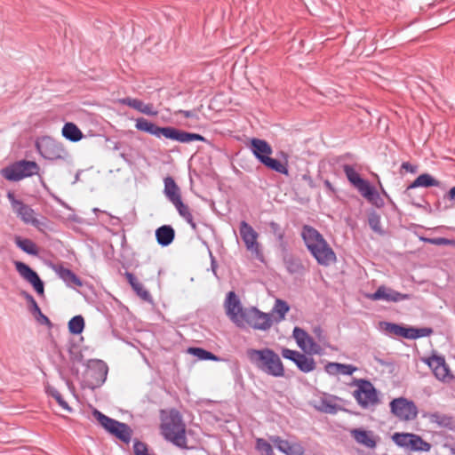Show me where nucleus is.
Masks as SVG:
<instances>
[{"instance_id": "nucleus-39", "label": "nucleus", "mask_w": 455, "mask_h": 455, "mask_svg": "<svg viewBox=\"0 0 455 455\" xmlns=\"http://www.w3.org/2000/svg\"><path fill=\"white\" fill-rule=\"evenodd\" d=\"M368 223L371 230L379 235H384V230L381 227V220L379 214L372 211L368 215Z\"/></svg>"}, {"instance_id": "nucleus-13", "label": "nucleus", "mask_w": 455, "mask_h": 455, "mask_svg": "<svg viewBox=\"0 0 455 455\" xmlns=\"http://www.w3.org/2000/svg\"><path fill=\"white\" fill-rule=\"evenodd\" d=\"M7 198L11 203L13 212L24 223L30 224L34 227L40 225V221L36 217L35 211L30 206L16 199L12 192H8Z\"/></svg>"}, {"instance_id": "nucleus-45", "label": "nucleus", "mask_w": 455, "mask_h": 455, "mask_svg": "<svg viewBox=\"0 0 455 455\" xmlns=\"http://www.w3.org/2000/svg\"><path fill=\"white\" fill-rule=\"evenodd\" d=\"M432 333V330L429 328H414L411 330V339H416L418 338L427 337Z\"/></svg>"}, {"instance_id": "nucleus-18", "label": "nucleus", "mask_w": 455, "mask_h": 455, "mask_svg": "<svg viewBox=\"0 0 455 455\" xmlns=\"http://www.w3.org/2000/svg\"><path fill=\"white\" fill-rule=\"evenodd\" d=\"M368 298L371 300H383L386 302H399L409 299L411 296L406 293H401L392 288L380 285L375 292L369 294Z\"/></svg>"}, {"instance_id": "nucleus-41", "label": "nucleus", "mask_w": 455, "mask_h": 455, "mask_svg": "<svg viewBox=\"0 0 455 455\" xmlns=\"http://www.w3.org/2000/svg\"><path fill=\"white\" fill-rule=\"evenodd\" d=\"M427 418L431 423H435L439 427H450L452 424L451 417L439 412L430 413Z\"/></svg>"}, {"instance_id": "nucleus-4", "label": "nucleus", "mask_w": 455, "mask_h": 455, "mask_svg": "<svg viewBox=\"0 0 455 455\" xmlns=\"http://www.w3.org/2000/svg\"><path fill=\"white\" fill-rule=\"evenodd\" d=\"M161 432L165 440L177 447L187 448L186 425L178 411H171L163 419Z\"/></svg>"}, {"instance_id": "nucleus-26", "label": "nucleus", "mask_w": 455, "mask_h": 455, "mask_svg": "<svg viewBox=\"0 0 455 455\" xmlns=\"http://www.w3.org/2000/svg\"><path fill=\"white\" fill-rule=\"evenodd\" d=\"M156 237L157 243L161 246L170 245L175 237V231L170 225H164L156 230Z\"/></svg>"}, {"instance_id": "nucleus-20", "label": "nucleus", "mask_w": 455, "mask_h": 455, "mask_svg": "<svg viewBox=\"0 0 455 455\" xmlns=\"http://www.w3.org/2000/svg\"><path fill=\"white\" fill-rule=\"evenodd\" d=\"M120 103L136 109L137 111L147 116H156L158 115V111L154 108L153 104H146L139 99L126 97L121 99Z\"/></svg>"}, {"instance_id": "nucleus-15", "label": "nucleus", "mask_w": 455, "mask_h": 455, "mask_svg": "<svg viewBox=\"0 0 455 455\" xmlns=\"http://www.w3.org/2000/svg\"><path fill=\"white\" fill-rule=\"evenodd\" d=\"M281 354L283 358L293 362L302 372L308 373L315 369V362L311 356L290 348H283Z\"/></svg>"}, {"instance_id": "nucleus-3", "label": "nucleus", "mask_w": 455, "mask_h": 455, "mask_svg": "<svg viewBox=\"0 0 455 455\" xmlns=\"http://www.w3.org/2000/svg\"><path fill=\"white\" fill-rule=\"evenodd\" d=\"M246 355L250 363L259 371L267 375L280 378L284 376L283 362L273 349L265 347L262 349L249 348Z\"/></svg>"}, {"instance_id": "nucleus-16", "label": "nucleus", "mask_w": 455, "mask_h": 455, "mask_svg": "<svg viewBox=\"0 0 455 455\" xmlns=\"http://www.w3.org/2000/svg\"><path fill=\"white\" fill-rule=\"evenodd\" d=\"M293 338L295 339L299 347L305 353L319 355L321 353V347L317 344L308 333L299 327H295L293 330Z\"/></svg>"}, {"instance_id": "nucleus-1", "label": "nucleus", "mask_w": 455, "mask_h": 455, "mask_svg": "<svg viewBox=\"0 0 455 455\" xmlns=\"http://www.w3.org/2000/svg\"><path fill=\"white\" fill-rule=\"evenodd\" d=\"M226 314L239 328L251 327L266 331L273 325L272 315L264 313L255 307H243L235 291H229L225 300Z\"/></svg>"}, {"instance_id": "nucleus-28", "label": "nucleus", "mask_w": 455, "mask_h": 455, "mask_svg": "<svg viewBox=\"0 0 455 455\" xmlns=\"http://www.w3.org/2000/svg\"><path fill=\"white\" fill-rule=\"evenodd\" d=\"M164 194L172 204L176 202V200L181 199L180 188L177 186L175 180L172 177L168 176L164 178Z\"/></svg>"}, {"instance_id": "nucleus-6", "label": "nucleus", "mask_w": 455, "mask_h": 455, "mask_svg": "<svg viewBox=\"0 0 455 455\" xmlns=\"http://www.w3.org/2000/svg\"><path fill=\"white\" fill-rule=\"evenodd\" d=\"M93 416L108 433L125 443L131 442L132 430L127 424L111 419L98 410H94Z\"/></svg>"}, {"instance_id": "nucleus-8", "label": "nucleus", "mask_w": 455, "mask_h": 455, "mask_svg": "<svg viewBox=\"0 0 455 455\" xmlns=\"http://www.w3.org/2000/svg\"><path fill=\"white\" fill-rule=\"evenodd\" d=\"M39 165L34 161L20 160L13 164L4 168L2 175L10 181H19L27 177H31L38 173Z\"/></svg>"}, {"instance_id": "nucleus-27", "label": "nucleus", "mask_w": 455, "mask_h": 455, "mask_svg": "<svg viewBox=\"0 0 455 455\" xmlns=\"http://www.w3.org/2000/svg\"><path fill=\"white\" fill-rule=\"evenodd\" d=\"M21 294L25 298L27 302L29 304L30 311L36 316L37 321L42 324H46V325L51 324L50 319L45 315H44L42 313V311H41L37 302L34 299V297L27 291H23Z\"/></svg>"}, {"instance_id": "nucleus-12", "label": "nucleus", "mask_w": 455, "mask_h": 455, "mask_svg": "<svg viewBox=\"0 0 455 455\" xmlns=\"http://www.w3.org/2000/svg\"><path fill=\"white\" fill-rule=\"evenodd\" d=\"M239 232L246 250L249 251L257 259H261L262 253L260 251L259 243L258 242V233L250 224L244 220L241 221L240 223Z\"/></svg>"}, {"instance_id": "nucleus-51", "label": "nucleus", "mask_w": 455, "mask_h": 455, "mask_svg": "<svg viewBox=\"0 0 455 455\" xmlns=\"http://www.w3.org/2000/svg\"><path fill=\"white\" fill-rule=\"evenodd\" d=\"M339 371L341 375H352L357 368L352 364H344L339 363Z\"/></svg>"}, {"instance_id": "nucleus-46", "label": "nucleus", "mask_w": 455, "mask_h": 455, "mask_svg": "<svg viewBox=\"0 0 455 455\" xmlns=\"http://www.w3.org/2000/svg\"><path fill=\"white\" fill-rule=\"evenodd\" d=\"M433 372L439 380L444 381L449 377L450 370L445 363L437 369H435Z\"/></svg>"}, {"instance_id": "nucleus-14", "label": "nucleus", "mask_w": 455, "mask_h": 455, "mask_svg": "<svg viewBox=\"0 0 455 455\" xmlns=\"http://www.w3.org/2000/svg\"><path fill=\"white\" fill-rule=\"evenodd\" d=\"M15 269L19 273V275L28 283H29L36 292L39 296H44V282L39 277L38 274L34 271L28 265L25 264L21 261L14 262Z\"/></svg>"}, {"instance_id": "nucleus-55", "label": "nucleus", "mask_w": 455, "mask_h": 455, "mask_svg": "<svg viewBox=\"0 0 455 455\" xmlns=\"http://www.w3.org/2000/svg\"><path fill=\"white\" fill-rule=\"evenodd\" d=\"M270 227H271L272 230L274 231V233L275 234V235L277 236V238L279 240H283L284 234L283 231L280 230L279 225L275 222H271Z\"/></svg>"}, {"instance_id": "nucleus-34", "label": "nucleus", "mask_w": 455, "mask_h": 455, "mask_svg": "<svg viewBox=\"0 0 455 455\" xmlns=\"http://www.w3.org/2000/svg\"><path fill=\"white\" fill-rule=\"evenodd\" d=\"M176 210L178 211L179 214L190 225V227L196 230V224L194 221L192 213L187 204H185L181 199L176 200L172 204Z\"/></svg>"}, {"instance_id": "nucleus-48", "label": "nucleus", "mask_w": 455, "mask_h": 455, "mask_svg": "<svg viewBox=\"0 0 455 455\" xmlns=\"http://www.w3.org/2000/svg\"><path fill=\"white\" fill-rule=\"evenodd\" d=\"M422 240L435 245H450L453 243L452 240L444 237L422 238Z\"/></svg>"}, {"instance_id": "nucleus-44", "label": "nucleus", "mask_w": 455, "mask_h": 455, "mask_svg": "<svg viewBox=\"0 0 455 455\" xmlns=\"http://www.w3.org/2000/svg\"><path fill=\"white\" fill-rule=\"evenodd\" d=\"M269 440L275 445L278 451L287 455L290 447V442L283 440L277 435L270 436Z\"/></svg>"}, {"instance_id": "nucleus-31", "label": "nucleus", "mask_w": 455, "mask_h": 455, "mask_svg": "<svg viewBox=\"0 0 455 455\" xmlns=\"http://www.w3.org/2000/svg\"><path fill=\"white\" fill-rule=\"evenodd\" d=\"M61 132L62 136L71 142H77L84 136L82 131L74 123H66Z\"/></svg>"}, {"instance_id": "nucleus-22", "label": "nucleus", "mask_w": 455, "mask_h": 455, "mask_svg": "<svg viewBox=\"0 0 455 455\" xmlns=\"http://www.w3.org/2000/svg\"><path fill=\"white\" fill-rule=\"evenodd\" d=\"M54 271L58 276L69 287H81L83 286L82 280L70 269L63 266H57Z\"/></svg>"}, {"instance_id": "nucleus-30", "label": "nucleus", "mask_w": 455, "mask_h": 455, "mask_svg": "<svg viewBox=\"0 0 455 455\" xmlns=\"http://www.w3.org/2000/svg\"><path fill=\"white\" fill-rule=\"evenodd\" d=\"M124 275L127 279V282L129 283V284L132 286V288L138 296H140L141 299L145 300L150 299V293L148 292V291L145 289L143 284L137 279V277L133 274L130 272H125Z\"/></svg>"}, {"instance_id": "nucleus-36", "label": "nucleus", "mask_w": 455, "mask_h": 455, "mask_svg": "<svg viewBox=\"0 0 455 455\" xmlns=\"http://www.w3.org/2000/svg\"><path fill=\"white\" fill-rule=\"evenodd\" d=\"M262 164L267 168L284 175H289L287 164H283L280 161L270 156L263 157Z\"/></svg>"}, {"instance_id": "nucleus-47", "label": "nucleus", "mask_w": 455, "mask_h": 455, "mask_svg": "<svg viewBox=\"0 0 455 455\" xmlns=\"http://www.w3.org/2000/svg\"><path fill=\"white\" fill-rule=\"evenodd\" d=\"M51 395L57 401V403H59V405L60 407H62L64 410H66L68 411H71V408L69 407L68 403L62 398V395H60V393L58 390L52 389L51 391Z\"/></svg>"}, {"instance_id": "nucleus-9", "label": "nucleus", "mask_w": 455, "mask_h": 455, "mask_svg": "<svg viewBox=\"0 0 455 455\" xmlns=\"http://www.w3.org/2000/svg\"><path fill=\"white\" fill-rule=\"evenodd\" d=\"M354 385L357 388L353 395L362 408L367 409L379 403L377 390L371 381L363 379H355Z\"/></svg>"}, {"instance_id": "nucleus-54", "label": "nucleus", "mask_w": 455, "mask_h": 455, "mask_svg": "<svg viewBox=\"0 0 455 455\" xmlns=\"http://www.w3.org/2000/svg\"><path fill=\"white\" fill-rule=\"evenodd\" d=\"M401 169L411 173H416L418 171V167L416 165H412L409 162H403L401 165Z\"/></svg>"}, {"instance_id": "nucleus-5", "label": "nucleus", "mask_w": 455, "mask_h": 455, "mask_svg": "<svg viewBox=\"0 0 455 455\" xmlns=\"http://www.w3.org/2000/svg\"><path fill=\"white\" fill-rule=\"evenodd\" d=\"M343 171L348 181L358 190L361 196L370 203L378 205L380 197L374 187L368 180L361 178L353 166L344 164Z\"/></svg>"}, {"instance_id": "nucleus-56", "label": "nucleus", "mask_w": 455, "mask_h": 455, "mask_svg": "<svg viewBox=\"0 0 455 455\" xmlns=\"http://www.w3.org/2000/svg\"><path fill=\"white\" fill-rule=\"evenodd\" d=\"M448 197L449 199L455 201V187L450 189L448 192Z\"/></svg>"}, {"instance_id": "nucleus-60", "label": "nucleus", "mask_w": 455, "mask_h": 455, "mask_svg": "<svg viewBox=\"0 0 455 455\" xmlns=\"http://www.w3.org/2000/svg\"><path fill=\"white\" fill-rule=\"evenodd\" d=\"M93 212H100V210H99L98 208H94V209H93Z\"/></svg>"}, {"instance_id": "nucleus-2", "label": "nucleus", "mask_w": 455, "mask_h": 455, "mask_svg": "<svg viewBox=\"0 0 455 455\" xmlns=\"http://www.w3.org/2000/svg\"><path fill=\"white\" fill-rule=\"evenodd\" d=\"M301 237L307 249L319 265L327 267L336 261L335 252L323 235L315 228L304 225L301 230Z\"/></svg>"}, {"instance_id": "nucleus-42", "label": "nucleus", "mask_w": 455, "mask_h": 455, "mask_svg": "<svg viewBox=\"0 0 455 455\" xmlns=\"http://www.w3.org/2000/svg\"><path fill=\"white\" fill-rule=\"evenodd\" d=\"M188 352L199 358L200 360H212V361H217L218 357L213 355L212 353L201 348V347H190L188 349Z\"/></svg>"}, {"instance_id": "nucleus-50", "label": "nucleus", "mask_w": 455, "mask_h": 455, "mask_svg": "<svg viewBox=\"0 0 455 455\" xmlns=\"http://www.w3.org/2000/svg\"><path fill=\"white\" fill-rule=\"evenodd\" d=\"M443 363H445V360L441 356H432L427 360V364L433 370V371L435 369H437Z\"/></svg>"}, {"instance_id": "nucleus-40", "label": "nucleus", "mask_w": 455, "mask_h": 455, "mask_svg": "<svg viewBox=\"0 0 455 455\" xmlns=\"http://www.w3.org/2000/svg\"><path fill=\"white\" fill-rule=\"evenodd\" d=\"M84 328V320L82 315H76L68 322V331L71 334L77 335L82 333Z\"/></svg>"}, {"instance_id": "nucleus-33", "label": "nucleus", "mask_w": 455, "mask_h": 455, "mask_svg": "<svg viewBox=\"0 0 455 455\" xmlns=\"http://www.w3.org/2000/svg\"><path fill=\"white\" fill-rule=\"evenodd\" d=\"M383 326L384 330L390 334L411 339V327H403L397 323L387 322L383 323Z\"/></svg>"}, {"instance_id": "nucleus-58", "label": "nucleus", "mask_w": 455, "mask_h": 455, "mask_svg": "<svg viewBox=\"0 0 455 455\" xmlns=\"http://www.w3.org/2000/svg\"><path fill=\"white\" fill-rule=\"evenodd\" d=\"M315 333H316V334H317V336L320 338V335H321V333H322V330H321V328H319V327H318V328H315Z\"/></svg>"}, {"instance_id": "nucleus-59", "label": "nucleus", "mask_w": 455, "mask_h": 455, "mask_svg": "<svg viewBox=\"0 0 455 455\" xmlns=\"http://www.w3.org/2000/svg\"><path fill=\"white\" fill-rule=\"evenodd\" d=\"M303 179L306 180H311L310 177H307V175H304Z\"/></svg>"}, {"instance_id": "nucleus-17", "label": "nucleus", "mask_w": 455, "mask_h": 455, "mask_svg": "<svg viewBox=\"0 0 455 455\" xmlns=\"http://www.w3.org/2000/svg\"><path fill=\"white\" fill-rule=\"evenodd\" d=\"M135 128L138 131L147 132L150 135L156 136V138L164 137L169 140L171 139L172 131V126L159 127L143 117H139L135 120Z\"/></svg>"}, {"instance_id": "nucleus-49", "label": "nucleus", "mask_w": 455, "mask_h": 455, "mask_svg": "<svg viewBox=\"0 0 455 455\" xmlns=\"http://www.w3.org/2000/svg\"><path fill=\"white\" fill-rule=\"evenodd\" d=\"M305 449L299 443H290L287 455H304Z\"/></svg>"}, {"instance_id": "nucleus-37", "label": "nucleus", "mask_w": 455, "mask_h": 455, "mask_svg": "<svg viewBox=\"0 0 455 455\" xmlns=\"http://www.w3.org/2000/svg\"><path fill=\"white\" fill-rule=\"evenodd\" d=\"M284 264L287 271L290 274H302L304 271V266L300 259L292 256H288L284 259Z\"/></svg>"}, {"instance_id": "nucleus-32", "label": "nucleus", "mask_w": 455, "mask_h": 455, "mask_svg": "<svg viewBox=\"0 0 455 455\" xmlns=\"http://www.w3.org/2000/svg\"><path fill=\"white\" fill-rule=\"evenodd\" d=\"M440 185V181L435 180L433 176L428 173L420 174L414 180V181L408 186V189H412L416 188H429V187H438Z\"/></svg>"}, {"instance_id": "nucleus-25", "label": "nucleus", "mask_w": 455, "mask_h": 455, "mask_svg": "<svg viewBox=\"0 0 455 455\" xmlns=\"http://www.w3.org/2000/svg\"><path fill=\"white\" fill-rule=\"evenodd\" d=\"M170 140H175V141H178L180 143H189V142L195 141V140L204 141V142L206 141V139L200 134L188 132L179 130L174 127H172Z\"/></svg>"}, {"instance_id": "nucleus-52", "label": "nucleus", "mask_w": 455, "mask_h": 455, "mask_svg": "<svg viewBox=\"0 0 455 455\" xmlns=\"http://www.w3.org/2000/svg\"><path fill=\"white\" fill-rule=\"evenodd\" d=\"M324 371L329 375H338V374H339V363H328L324 366Z\"/></svg>"}, {"instance_id": "nucleus-7", "label": "nucleus", "mask_w": 455, "mask_h": 455, "mask_svg": "<svg viewBox=\"0 0 455 455\" xmlns=\"http://www.w3.org/2000/svg\"><path fill=\"white\" fill-rule=\"evenodd\" d=\"M36 147L40 156L49 161H66L68 157V153L62 143L52 137H43L36 141Z\"/></svg>"}, {"instance_id": "nucleus-57", "label": "nucleus", "mask_w": 455, "mask_h": 455, "mask_svg": "<svg viewBox=\"0 0 455 455\" xmlns=\"http://www.w3.org/2000/svg\"><path fill=\"white\" fill-rule=\"evenodd\" d=\"M324 186H325L328 189H330L331 191H334V188H333V187H332L331 183L329 180H326L324 181Z\"/></svg>"}, {"instance_id": "nucleus-29", "label": "nucleus", "mask_w": 455, "mask_h": 455, "mask_svg": "<svg viewBox=\"0 0 455 455\" xmlns=\"http://www.w3.org/2000/svg\"><path fill=\"white\" fill-rule=\"evenodd\" d=\"M289 309L290 307L287 304V302H285L283 299H277L275 302V305L271 312L268 313L269 315H272L273 324L282 322L285 318V315L289 311Z\"/></svg>"}, {"instance_id": "nucleus-19", "label": "nucleus", "mask_w": 455, "mask_h": 455, "mask_svg": "<svg viewBox=\"0 0 455 455\" xmlns=\"http://www.w3.org/2000/svg\"><path fill=\"white\" fill-rule=\"evenodd\" d=\"M108 368L101 360L91 361L88 365V376L92 379V384L96 387L102 385L108 375Z\"/></svg>"}, {"instance_id": "nucleus-35", "label": "nucleus", "mask_w": 455, "mask_h": 455, "mask_svg": "<svg viewBox=\"0 0 455 455\" xmlns=\"http://www.w3.org/2000/svg\"><path fill=\"white\" fill-rule=\"evenodd\" d=\"M14 242L15 244L24 252L33 256L38 255L37 246L32 240L16 236Z\"/></svg>"}, {"instance_id": "nucleus-24", "label": "nucleus", "mask_w": 455, "mask_h": 455, "mask_svg": "<svg viewBox=\"0 0 455 455\" xmlns=\"http://www.w3.org/2000/svg\"><path fill=\"white\" fill-rule=\"evenodd\" d=\"M170 140H175V141H178L180 143H189V142L195 141V140L204 141V142L206 141V139L200 134L188 132L179 130L174 127H172Z\"/></svg>"}, {"instance_id": "nucleus-38", "label": "nucleus", "mask_w": 455, "mask_h": 455, "mask_svg": "<svg viewBox=\"0 0 455 455\" xmlns=\"http://www.w3.org/2000/svg\"><path fill=\"white\" fill-rule=\"evenodd\" d=\"M315 408L320 411L334 414L337 412L338 405L331 399L324 397L317 402Z\"/></svg>"}, {"instance_id": "nucleus-43", "label": "nucleus", "mask_w": 455, "mask_h": 455, "mask_svg": "<svg viewBox=\"0 0 455 455\" xmlns=\"http://www.w3.org/2000/svg\"><path fill=\"white\" fill-rule=\"evenodd\" d=\"M255 448L261 455H274L271 444L263 438L256 439Z\"/></svg>"}, {"instance_id": "nucleus-53", "label": "nucleus", "mask_w": 455, "mask_h": 455, "mask_svg": "<svg viewBox=\"0 0 455 455\" xmlns=\"http://www.w3.org/2000/svg\"><path fill=\"white\" fill-rule=\"evenodd\" d=\"M199 109H192V110H179L178 113L183 115L186 118H192L196 120H199L198 116Z\"/></svg>"}, {"instance_id": "nucleus-10", "label": "nucleus", "mask_w": 455, "mask_h": 455, "mask_svg": "<svg viewBox=\"0 0 455 455\" xmlns=\"http://www.w3.org/2000/svg\"><path fill=\"white\" fill-rule=\"evenodd\" d=\"M392 440L397 446L411 451H428L431 449V444L416 434L395 433Z\"/></svg>"}, {"instance_id": "nucleus-23", "label": "nucleus", "mask_w": 455, "mask_h": 455, "mask_svg": "<svg viewBox=\"0 0 455 455\" xmlns=\"http://www.w3.org/2000/svg\"><path fill=\"white\" fill-rule=\"evenodd\" d=\"M251 149L255 157L262 164V158L267 157L272 154L271 146L264 140L252 139L251 141Z\"/></svg>"}, {"instance_id": "nucleus-11", "label": "nucleus", "mask_w": 455, "mask_h": 455, "mask_svg": "<svg viewBox=\"0 0 455 455\" xmlns=\"http://www.w3.org/2000/svg\"><path fill=\"white\" fill-rule=\"evenodd\" d=\"M389 406L392 414L401 421H412L418 416V408L415 403L404 397L393 399Z\"/></svg>"}, {"instance_id": "nucleus-21", "label": "nucleus", "mask_w": 455, "mask_h": 455, "mask_svg": "<svg viewBox=\"0 0 455 455\" xmlns=\"http://www.w3.org/2000/svg\"><path fill=\"white\" fill-rule=\"evenodd\" d=\"M350 435L357 443L363 445L366 448L373 449L377 445V441L371 431L362 428H354L350 430Z\"/></svg>"}]
</instances>
